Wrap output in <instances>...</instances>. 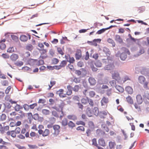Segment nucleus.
I'll return each mask as SVG.
<instances>
[{
  "instance_id": "obj_20",
  "label": "nucleus",
  "mask_w": 149,
  "mask_h": 149,
  "mask_svg": "<svg viewBox=\"0 0 149 149\" xmlns=\"http://www.w3.org/2000/svg\"><path fill=\"white\" fill-rule=\"evenodd\" d=\"M109 102L108 99L105 97H103L101 101L102 106H103L105 104H107Z\"/></svg>"
},
{
  "instance_id": "obj_28",
  "label": "nucleus",
  "mask_w": 149,
  "mask_h": 149,
  "mask_svg": "<svg viewBox=\"0 0 149 149\" xmlns=\"http://www.w3.org/2000/svg\"><path fill=\"white\" fill-rule=\"evenodd\" d=\"M67 118L70 120H76L77 119V116L74 115H69L67 116Z\"/></svg>"
},
{
  "instance_id": "obj_47",
  "label": "nucleus",
  "mask_w": 149,
  "mask_h": 149,
  "mask_svg": "<svg viewBox=\"0 0 149 149\" xmlns=\"http://www.w3.org/2000/svg\"><path fill=\"white\" fill-rule=\"evenodd\" d=\"M33 46L29 44L26 46V49L29 51H31L33 49Z\"/></svg>"
},
{
  "instance_id": "obj_16",
  "label": "nucleus",
  "mask_w": 149,
  "mask_h": 149,
  "mask_svg": "<svg viewBox=\"0 0 149 149\" xmlns=\"http://www.w3.org/2000/svg\"><path fill=\"white\" fill-rule=\"evenodd\" d=\"M137 103L138 104H141L143 101V100L142 96L141 95H138L136 97Z\"/></svg>"
},
{
  "instance_id": "obj_61",
  "label": "nucleus",
  "mask_w": 149,
  "mask_h": 149,
  "mask_svg": "<svg viewBox=\"0 0 149 149\" xmlns=\"http://www.w3.org/2000/svg\"><path fill=\"white\" fill-rule=\"evenodd\" d=\"M52 114L53 116L56 117H58V115L57 112L55 111H53L52 112Z\"/></svg>"
},
{
  "instance_id": "obj_52",
  "label": "nucleus",
  "mask_w": 149,
  "mask_h": 149,
  "mask_svg": "<svg viewBox=\"0 0 149 149\" xmlns=\"http://www.w3.org/2000/svg\"><path fill=\"white\" fill-rule=\"evenodd\" d=\"M6 116L5 114L3 113L1 116L0 119L2 120H4L6 119Z\"/></svg>"
},
{
  "instance_id": "obj_36",
  "label": "nucleus",
  "mask_w": 149,
  "mask_h": 149,
  "mask_svg": "<svg viewBox=\"0 0 149 149\" xmlns=\"http://www.w3.org/2000/svg\"><path fill=\"white\" fill-rule=\"evenodd\" d=\"M107 42L109 43H110L112 45L113 47H114L115 46V43L114 42L113 40L111 38H109L107 40Z\"/></svg>"
},
{
  "instance_id": "obj_3",
  "label": "nucleus",
  "mask_w": 149,
  "mask_h": 149,
  "mask_svg": "<svg viewBox=\"0 0 149 149\" xmlns=\"http://www.w3.org/2000/svg\"><path fill=\"white\" fill-rule=\"evenodd\" d=\"M64 106V103L63 102H62L57 105L56 106L53 107V108L57 111H61L62 113H63V110Z\"/></svg>"
},
{
  "instance_id": "obj_9",
  "label": "nucleus",
  "mask_w": 149,
  "mask_h": 149,
  "mask_svg": "<svg viewBox=\"0 0 149 149\" xmlns=\"http://www.w3.org/2000/svg\"><path fill=\"white\" fill-rule=\"evenodd\" d=\"M10 58L12 61L15 62L19 58V56L17 54L13 53L10 56Z\"/></svg>"
},
{
  "instance_id": "obj_35",
  "label": "nucleus",
  "mask_w": 149,
  "mask_h": 149,
  "mask_svg": "<svg viewBox=\"0 0 149 149\" xmlns=\"http://www.w3.org/2000/svg\"><path fill=\"white\" fill-rule=\"evenodd\" d=\"M88 98H87V99L85 98H82L81 100V102L82 104H87L88 102Z\"/></svg>"
},
{
  "instance_id": "obj_58",
  "label": "nucleus",
  "mask_w": 149,
  "mask_h": 149,
  "mask_svg": "<svg viewBox=\"0 0 149 149\" xmlns=\"http://www.w3.org/2000/svg\"><path fill=\"white\" fill-rule=\"evenodd\" d=\"M37 106V104L36 103H35L34 104H31L29 106V108H31V109H33L34 107H36Z\"/></svg>"
},
{
  "instance_id": "obj_59",
  "label": "nucleus",
  "mask_w": 149,
  "mask_h": 149,
  "mask_svg": "<svg viewBox=\"0 0 149 149\" xmlns=\"http://www.w3.org/2000/svg\"><path fill=\"white\" fill-rule=\"evenodd\" d=\"M110 83L112 87H114L116 86V81L115 80H112L110 81Z\"/></svg>"
},
{
  "instance_id": "obj_4",
  "label": "nucleus",
  "mask_w": 149,
  "mask_h": 149,
  "mask_svg": "<svg viewBox=\"0 0 149 149\" xmlns=\"http://www.w3.org/2000/svg\"><path fill=\"white\" fill-rule=\"evenodd\" d=\"M146 79L145 77L142 76H140L139 78V81L140 83L141 84H144V87L145 88H147L148 87V82H146Z\"/></svg>"
},
{
  "instance_id": "obj_15",
  "label": "nucleus",
  "mask_w": 149,
  "mask_h": 149,
  "mask_svg": "<svg viewBox=\"0 0 149 149\" xmlns=\"http://www.w3.org/2000/svg\"><path fill=\"white\" fill-rule=\"evenodd\" d=\"M47 52V50L46 49H42L40 50L41 57L42 58H45L47 57V56L46 53Z\"/></svg>"
},
{
  "instance_id": "obj_30",
  "label": "nucleus",
  "mask_w": 149,
  "mask_h": 149,
  "mask_svg": "<svg viewBox=\"0 0 149 149\" xmlns=\"http://www.w3.org/2000/svg\"><path fill=\"white\" fill-rule=\"evenodd\" d=\"M115 88L116 89L120 92H123L124 91L123 88L120 86L116 85L115 86Z\"/></svg>"
},
{
  "instance_id": "obj_62",
  "label": "nucleus",
  "mask_w": 149,
  "mask_h": 149,
  "mask_svg": "<svg viewBox=\"0 0 149 149\" xmlns=\"http://www.w3.org/2000/svg\"><path fill=\"white\" fill-rule=\"evenodd\" d=\"M46 102V100L45 99H40L38 100V103H39L44 104Z\"/></svg>"
},
{
  "instance_id": "obj_12",
  "label": "nucleus",
  "mask_w": 149,
  "mask_h": 149,
  "mask_svg": "<svg viewBox=\"0 0 149 149\" xmlns=\"http://www.w3.org/2000/svg\"><path fill=\"white\" fill-rule=\"evenodd\" d=\"M67 88L68 90L66 92L67 95L68 96L71 95L72 93V86L70 85H68L67 86Z\"/></svg>"
},
{
  "instance_id": "obj_37",
  "label": "nucleus",
  "mask_w": 149,
  "mask_h": 149,
  "mask_svg": "<svg viewBox=\"0 0 149 149\" xmlns=\"http://www.w3.org/2000/svg\"><path fill=\"white\" fill-rule=\"evenodd\" d=\"M44 64V62L43 60H40L38 61H37L36 62V65L37 66H40Z\"/></svg>"
},
{
  "instance_id": "obj_46",
  "label": "nucleus",
  "mask_w": 149,
  "mask_h": 149,
  "mask_svg": "<svg viewBox=\"0 0 149 149\" xmlns=\"http://www.w3.org/2000/svg\"><path fill=\"white\" fill-rule=\"evenodd\" d=\"M76 124L77 125H83L85 126V123L82 121H78L76 122Z\"/></svg>"
},
{
  "instance_id": "obj_38",
  "label": "nucleus",
  "mask_w": 149,
  "mask_h": 149,
  "mask_svg": "<svg viewBox=\"0 0 149 149\" xmlns=\"http://www.w3.org/2000/svg\"><path fill=\"white\" fill-rule=\"evenodd\" d=\"M79 88L80 87L79 85H76L72 88V90L73 91L75 92H77L78 91Z\"/></svg>"
},
{
  "instance_id": "obj_31",
  "label": "nucleus",
  "mask_w": 149,
  "mask_h": 149,
  "mask_svg": "<svg viewBox=\"0 0 149 149\" xmlns=\"http://www.w3.org/2000/svg\"><path fill=\"white\" fill-rule=\"evenodd\" d=\"M103 51L107 56L110 55L111 54V53L110 51L109 50V49L107 47H104L103 49Z\"/></svg>"
},
{
  "instance_id": "obj_33",
  "label": "nucleus",
  "mask_w": 149,
  "mask_h": 149,
  "mask_svg": "<svg viewBox=\"0 0 149 149\" xmlns=\"http://www.w3.org/2000/svg\"><path fill=\"white\" fill-rule=\"evenodd\" d=\"M56 83V81H51L50 82V85H49V88L48 89L49 90H50L51 88Z\"/></svg>"
},
{
  "instance_id": "obj_5",
  "label": "nucleus",
  "mask_w": 149,
  "mask_h": 149,
  "mask_svg": "<svg viewBox=\"0 0 149 149\" xmlns=\"http://www.w3.org/2000/svg\"><path fill=\"white\" fill-rule=\"evenodd\" d=\"M38 133L39 134H42L43 136L45 137L49 135L50 131L48 129H45L44 131L42 130H38Z\"/></svg>"
},
{
  "instance_id": "obj_7",
  "label": "nucleus",
  "mask_w": 149,
  "mask_h": 149,
  "mask_svg": "<svg viewBox=\"0 0 149 149\" xmlns=\"http://www.w3.org/2000/svg\"><path fill=\"white\" fill-rule=\"evenodd\" d=\"M28 38L29 39H31V36L29 34L26 35H22L20 37V40L23 42L26 41Z\"/></svg>"
},
{
  "instance_id": "obj_45",
  "label": "nucleus",
  "mask_w": 149,
  "mask_h": 149,
  "mask_svg": "<svg viewBox=\"0 0 149 149\" xmlns=\"http://www.w3.org/2000/svg\"><path fill=\"white\" fill-rule=\"evenodd\" d=\"M14 51V49L13 47H9L7 50V52H8L10 53H12Z\"/></svg>"
},
{
  "instance_id": "obj_64",
  "label": "nucleus",
  "mask_w": 149,
  "mask_h": 149,
  "mask_svg": "<svg viewBox=\"0 0 149 149\" xmlns=\"http://www.w3.org/2000/svg\"><path fill=\"white\" fill-rule=\"evenodd\" d=\"M77 65L78 66L81 67L84 65V63L83 62L80 61L77 63Z\"/></svg>"
},
{
  "instance_id": "obj_14",
  "label": "nucleus",
  "mask_w": 149,
  "mask_h": 149,
  "mask_svg": "<svg viewBox=\"0 0 149 149\" xmlns=\"http://www.w3.org/2000/svg\"><path fill=\"white\" fill-rule=\"evenodd\" d=\"M114 68V66L112 63L108 64L104 67V69L106 70H113Z\"/></svg>"
},
{
  "instance_id": "obj_19",
  "label": "nucleus",
  "mask_w": 149,
  "mask_h": 149,
  "mask_svg": "<svg viewBox=\"0 0 149 149\" xmlns=\"http://www.w3.org/2000/svg\"><path fill=\"white\" fill-rule=\"evenodd\" d=\"M115 40L116 41L120 43H122L123 42L122 39L120 36L118 35H116L115 36Z\"/></svg>"
},
{
  "instance_id": "obj_54",
  "label": "nucleus",
  "mask_w": 149,
  "mask_h": 149,
  "mask_svg": "<svg viewBox=\"0 0 149 149\" xmlns=\"http://www.w3.org/2000/svg\"><path fill=\"white\" fill-rule=\"evenodd\" d=\"M57 50L59 54H61L62 55H63L64 54V53L63 52L62 49L61 48H57Z\"/></svg>"
},
{
  "instance_id": "obj_51",
  "label": "nucleus",
  "mask_w": 149,
  "mask_h": 149,
  "mask_svg": "<svg viewBox=\"0 0 149 149\" xmlns=\"http://www.w3.org/2000/svg\"><path fill=\"white\" fill-rule=\"evenodd\" d=\"M15 146L18 149H26V148L24 146H21L19 145L16 144Z\"/></svg>"
},
{
  "instance_id": "obj_57",
  "label": "nucleus",
  "mask_w": 149,
  "mask_h": 149,
  "mask_svg": "<svg viewBox=\"0 0 149 149\" xmlns=\"http://www.w3.org/2000/svg\"><path fill=\"white\" fill-rule=\"evenodd\" d=\"M6 47V45L3 43H1L0 45V49L3 50Z\"/></svg>"
},
{
  "instance_id": "obj_43",
  "label": "nucleus",
  "mask_w": 149,
  "mask_h": 149,
  "mask_svg": "<svg viewBox=\"0 0 149 149\" xmlns=\"http://www.w3.org/2000/svg\"><path fill=\"white\" fill-rule=\"evenodd\" d=\"M42 113L45 115H49L50 113L49 110L46 109H43L42 111Z\"/></svg>"
},
{
  "instance_id": "obj_27",
  "label": "nucleus",
  "mask_w": 149,
  "mask_h": 149,
  "mask_svg": "<svg viewBox=\"0 0 149 149\" xmlns=\"http://www.w3.org/2000/svg\"><path fill=\"white\" fill-rule=\"evenodd\" d=\"M61 123L63 127L66 126L68 124V120L66 118H64L62 120Z\"/></svg>"
},
{
  "instance_id": "obj_17",
  "label": "nucleus",
  "mask_w": 149,
  "mask_h": 149,
  "mask_svg": "<svg viewBox=\"0 0 149 149\" xmlns=\"http://www.w3.org/2000/svg\"><path fill=\"white\" fill-rule=\"evenodd\" d=\"M98 144L100 146L104 147L106 146V143L104 140L103 138L100 139L98 141Z\"/></svg>"
},
{
  "instance_id": "obj_11",
  "label": "nucleus",
  "mask_w": 149,
  "mask_h": 149,
  "mask_svg": "<svg viewBox=\"0 0 149 149\" xmlns=\"http://www.w3.org/2000/svg\"><path fill=\"white\" fill-rule=\"evenodd\" d=\"M82 56L81 51L80 49L77 50L75 54V57L77 60H79Z\"/></svg>"
},
{
  "instance_id": "obj_13",
  "label": "nucleus",
  "mask_w": 149,
  "mask_h": 149,
  "mask_svg": "<svg viewBox=\"0 0 149 149\" xmlns=\"http://www.w3.org/2000/svg\"><path fill=\"white\" fill-rule=\"evenodd\" d=\"M64 90L62 89H59L57 92L58 93L60 97L62 98L65 97H66V94H64L63 93Z\"/></svg>"
},
{
  "instance_id": "obj_25",
  "label": "nucleus",
  "mask_w": 149,
  "mask_h": 149,
  "mask_svg": "<svg viewBox=\"0 0 149 149\" xmlns=\"http://www.w3.org/2000/svg\"><path fill=\"white\" fill-rule=\"evenodd\" d=\"M22 109V107L17 104H16V105L14 107V109L16 111H18Z\"/></svg>"
},
{
  "instance_id": "obj_41",
  "label": "nucleus",
  "mask_w": 149,
  "mask_h": 149,
  "mask_svg": "<svg viewBox=\"0 0 149 149\" xmlns=\"http://www.w3.org/2000/svg\"><path fill=\"white\" fill-rule=\"evenodd\" d=\"M23 108L26 111H28L29 109V106L27 104H25L23 105Z\"/></svg>"
},
{
  "instance_id": "obj_22",
  "label": "nucleus",
  "mask_w": 149,
  "mask_h": 149,
  "mask_svg": "<svg viewBox=\"0 0 149 149\" xmlns=\"http://www.w3.org/2000/svg\"><path fill=\"white\" fill-rule=\"evenodd\" d=\"M88 81L91 85H95L96 83V81L93 77H90L88 79Z\"/></svg>"
},
{
  "instance_id": "obj_1",
  "label": "nucleus",
  "mask_w": 149,
  "mask_h": 149,
  "mask_svg": "<svg viewBox=\"0 0 149 149\" xmlns=\"http://www.w3.org/2000/svg\"><path fill=\"white\" fill-rule=\"evenodd\" d=\"M121 51L122 52L120 55V58L121 60L124 61L127 57V54H130V51L125 47L122 48Z\"/></svg>"
},
{
  "instance_id": "obj_53",
  "label": "nucleus",
  "mask_w": 149,
  "mask_h": 149,
  "mask_svg": "<svg viewBox=\"0 0 149 149\" xmlns=\"http://www.w3.org/2000/svg\"><path fill=\"white\" fill-rule=\"evenodd\" d=\"M17 134H19L21 131V129L19 127H17L14 130Z\"/></svg>"
},
{
  "instance_id": "obj_55",
  "label": "nucleus",
  "mask_w": 149,
  "mask_h": 149,
  "mask_svg": "<svg viewBox=\"0 0 149 149\" xmlns=\"http://www.w3.org/2000/svg\"><path fill=\"white\" fill-rule=\"evenodd\" d=\"M92 141L93 145L97 147L98 146L97 143L96 139H95V138L93 139L92 140Z\"/></svg>"
},
{
  "instance_id": "obj_23",
  "label": "nucleus",
  "mask_w": 149,
  "mask_h": 149,
  "mask_svg": "<svg viewBox=\"0 0 149 149\" xmlns=\"http://www.w3.org/2000/svg\"><path fill=\"white\" fill-rule=\"evenodd\" d=\"M93 115L97 116L99 114V109L97 107H95L93 109Z\"/></svg>"
},
{
  "instance_id": "obj_2",
  "label": "nucleus",
  "mask_w": 149,
  "mask_h": 149,
  "mask_svg": "<svg viewBox=\"0 0 149 149\" xmlns=\"http://www.w3.org/2000/svg\"><path fill=\"white\" fill-rule=\"evenodd\" d=\"M53 129L54 130V132L53 134L54 136H56L59 134L60 132L61 127L58 125H55L53 126Z\"/></svg>"
},
{
  "instance_id": "obj_18",
  "label": "nucleus",
  "mask_w": 149,
  "mask_h": 149,
  "mask_svg": "<svg viewBox=\"0 0 149 149\" xmlns=\"http://www.w3.org/2000/svg\"><path fill=\"white\" fill-rule=\"evenodd\" d=\"M86 114L89 117H91L93 116V110L89 107L87 108L86 110Z\"/></svg>"
},
{
  "instance_id": "obj_8",
  "label": "nucleus",
  "mask_w": 149,
  "mask_h": 149,
  "mask_svg": "<svg viewBox=\"0 0 149 149\" xmlns=\"http://www.w3.org/2000/svg\"><path fill=\"white\" fill-rule=\"evenodd\" d=\"M112 77L113 79L118 81V82L120 81V78L118 72H115L114 73L112 74Z\"/></svg>"
},
{
  "instance_id": "obj_50",
  "label": "nucleus",
  "mask_w": 149,
  "mask_h": 149,
  "mask_svg": "<svg viewBox=\"0 0 149 149\" xmlns=\"http://www.w3.org/2000/svg\"><path fill=\"white\" fill-rule=\"evenodd\" d=\"M106 28L102 29L100 30H99L97 33V34H100L104 32L106 30H107Z\"/></svg>"
},
{
  "instance_id": "obj_44",
  "label": "nucleus",
  "mask_w": 149,
  "mask_h": 149,
  "mask_svg": "<svg viewBox=\"0 0 149 149\" xmlns=\"http://www.w3.org/2000/svg\"><path fill=\"white\" fill-rule=\"evenodd\" d=\"M76 130L78 131L84 132L85 131V128L83 126H79L76 128Z\"/></svg>"
},
{
  "instance_id": "obj_10",
  "label": "nucleus",
  "mask_w": 149,
  "mask_h": 149,
  "mask_svg": "<svg viewBox=\"0 0 149 149\" xmlns=\"http://www.w3.org/2000/svg\"><path fill=\"white\" fill-rule=\"evenodd\" d=\"M101 41V40L100 39H95L93 41H88L87 43L91 45H93L94 46H97V44L96 42H100Z\"/></svg>"
},
{
  "instance_id": "obj_63",
  "label": "nucleus",
  "mask_w": 149,
  "mask_h": 149,
  "mask_svg": "<svg viewBox=\"0 0 149 149\" xmlns=\"http://www.w3.org/2000/svg\"><path fill=\"white\" fill-rule=\"evenodd\" d=\"M68 66L71 71H73L74 70V68L72 65L69 64L68 65Z\"/></svg>"
},
{
  "instance_id": "obj_34",
  "label": "nucleus",
  "mask_w": 149,
  "mask_h": 149,
  "mask_svg": "<svg viewBox=\"0 0 149 149\" xmlns=\"http://www.w3.org/2000/svg\"><path fill=\"white\" fill-rule=\"evenodd\" d=\"M67 63V62L66 61L63 60L60 64V65L61 66V68L65 67Z\"/></svg>"
},
{
  "instance_id": "obj_21",
  "label": "nucleus",
  "mask_w": 149,
  "mask_h": 149,
  "mask_svg": "<svg viewBox=\"0 0 149 149\" xmlns=\"http://www.w3.org/2000/svg\"><path fill=\"white\" fill-rule=\"evenodd\" d=\"M16 133L14 130H12L11 131H8L7 132V134L8 136L10 135L13 138H15L16 137Z\"/></svg>"
},
{
  "instance_id": "obj_42",
  "label": "nucleus",
  "mask_w": 149,
  "mask_h": 149,
  "mask_svg": "<svg viewBox=\"0 0 149 149\" xmlns=\"http://www.w3.org/2000/svg\"><path fill=\"white\" fill-rule=\"evenodd\" d=\"M95 66L98 67H100L102 65V64L100 61H97L95 63Z\"/></svg>"
},
{
  "instance_id": "obj_49",
  "label": "nucleus",
  "mask_w": 149,
  "mask_h": 149,
  "mask_svg": "<svg viewBox=\"0 0 149 149\" xmlns=\"http://www.w3.org/2000/svg\"><path fill=\"white\" fill-rule=\"evenodd\" d=\"M89 104L91 107H93L94 106V102L93 100L91 99H88V102Z\"/></svg>"
},
{
  "instance_id": "obj_26",
  "label": "nucleus",
  "mask_w": 149,
  "mask_h": 149,
  "mask_svg": "<svg viewBox=\"0 0 149 149\" xmlns=\"http://www.w3.org/2000/svg\"><path fill=\"white\" fill-rule=\"evenodd\" d=\"M37 61V60L30 59L28 60V63L30 65H33L34 64H36V62Z\"/></svg>"
},
{
  "instance_id": "obj_29",
  "label": "nucleus",
  "mask_w": 149,
  "mask_h": 149,
  "mask_svg": "<svg viewBox=\"0 0 149 149\" xmlns=\"http://www.w3.org/2000/svg\"><path fill=\"white\" fill-rule=\"evenodd\" d=\"M21 133L23 134L25 133V136L26 137H28L29 136V133L28 132H26V130L25 128H23L22 130L21 131Z\"/></svg>"
},
{
  "instance_id": "obj_56",
  "label": "nucleus",
  "mask_w": 149,
  "mask_h": 149,
  "mask_svg": "<svg viewBox=\"0 0 149 149\" xmlns=\"http://www.w3.org/2000/svg\"><path fill=\"white\" fill-rule=\"evenodd\" d=\"M1 56L4 58H8L9 57V55L7 54H2Z\"/></svg>"
},
{
  "instance_id": "obj_24",
  "label": "nucleus",
  "mask_w": 149,
  "mask_h": 149,
  "mask_svg": "<svg viewBox=\"0 0 149 149\" xmlns=\"http://www.w3.org/2000/svg\"><path fill=\"white\" fill-rule=\"evenodd\" d=\"M116 145L115 142L112 141H110L109 143V146L110 149L114 148Z\"/></svg>"
},
{
  "instance_id": "obj_60",
  "label": "nucleus",
  "mask_w": 149,
  "mask_h": 149,
  "mask_svg": "<svg viewBox=\"0 0 149 149\" xmlns=\"http://www.w3.org/2000/svg\"><path fill=\"white\" fill-rule=\"evenodd\" d=\"M11 37L12 40L14 41H17L18 40V38L16 36L14 35H11Z\"/></svg>"
},
{
  "instance_id": "obj_48",
  "label": "nucleus",
  "mask_w": 149,
  "mask_h": 149,
  "mask_svg": "<svg viewBox=\"0 0 149 149\" xmlns=\"http://www.w3.org/2000/svg\"><path fill=\"white\" fill-rule=\"evenodd\" d=\"M95 95V92L93 91H91L89 93V95L90 97H93Z\"/></svg>"
},
{
  "instance_id": "obj_39",
  "label": "nucleus",
  "mask_w": 149,
  "mask_h": 149,
  "mask_svg": "<svg viewBox=\"0 0 149 149\" xmlns=\"http://www.w3.org/2000/svg\"><path fill=\"white\" fill-rule=\"evenodd\" d=\"M51 69V70H53L54 69H56V70H59L61 68V66H60V65H55L53 67L52 66H50Z\"/></svg>"
},
{
  "instance_id": "obj_6",
  "label": "nucleus",
  "mask_w": 149,
  "mask_h": 149,
  "mask_svg": "<svg viewBox=\"0 0 149 149\" xmlns=\"http://www.w3.org/2000/svg\"><path fill=\"white\" fill-rule=\"evenodd\" d=\"M65 58L67 62H68L70 63H74L75 60L73 57H71L69 54L65 55Z\"/></svg>"
},
{
  "instance_id": "obj_32",
  "label": "nucleus",
  "mask_w": 149,
  "mask_h": 149,
  "mask_svg": "<svg viewBox=\"0 0 149 149\" xmlns=\"http://www.w3.org/2000/svg\"><path fill=\"white\" fill-rule=\"evenodd\" d=\"M68 127L71 128H72L75 126V125L74 123H73L72 121H70L68 124L67 125Z\"/></svg>"
},
{
  "instance_id": "obj_40",
  "label": "nucleus",
  "mask_w": 149,
  "mask_h": 149,
  "mask_svg": "<svg viewBox=\"0 0 149 149\" xmlns=\"http://www.w3.org/2000/svg\"><path fill=\"white\" fill-rule=\"evenodd\" d=\"M59 61L58 59L57 58H54L52 59V63L54 64H57Z\"/></svg>"
}]
</instances>
